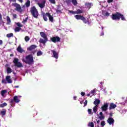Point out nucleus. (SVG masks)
<instances>
[{
  "mask_svg": "<svg viewBox=\"0 0 127 127\" xmlns=\"http://www.w3.org/2000/svg\"><path fill=\"white\" fill-rule=\"evenodd\" d=\"M40 34L42 38L40 39L39 42L40 43H42V44L45 45L47 41H48V38L47 37V35H46V34L44 32H41L40 33Z\"/></svg>",
  "mask_w": 127,
  "mask_h": 127,
  "instance_id": "nucleus-1",
  "label": "nucleus"
},
{
  "mask_svg": "<svg viewBox=\"0 0 127 127\" xmlns=\"http://www.w3.org/2000/svg\"><path fill=\"white\" fill-rule=\"evenodd\" d=\"M26 60L24 61L26 64H28V65H31L34 62V60H33V57L31 55H29L25 57Z\"/></svg>",
  "mask_w": 127,
  "mask_h": 127,
  "instance_id": "nucleus-2",
  "label": "nucleus"
},
{
  "mask_svg": "<svg viewBox=\"0 0 127 127\" xmlns=\"http://www.w3.org/2000/svg\"><path fill=\"white\" fill-rule=\"evenodd\" d=\"M30 12L35 18H38V15L39 14L38 13V10L36 9V7L35 6H33L30 8Z\"/></svg>",
  "mask_w": 127,
  "mask_h": 127,
  "instance_id": "nucleus-3",
  "label": "nucleus"
},
{
  "mask_svg": "<svg viewBox=\"0 0 127 127\" xmlns=\"http://www.w3.org/2000/svg\"><path fill=\"white\" fill-rule=\"evenodd\" d=\"M11 84L12 83V80H11V77L10 75H7L5 77V79L4 78L2 79V84Z\"/></svg>",
  "mask_w": 127,
  "mask_h": 127,
  "instance_id": "nucleus-4",
  "label": "nucleus"
},
{
  "mask_svg": "<svg viewBox=\"0 0 127 127\" xmlns=\"http://www.w3.org/2000/svg\"><path fill=\"white\" fill-rule=\"evenodd\" d=\"M12 5L15 7V10H16V11H18V12H20V13H21V12L23 11V10L22 9L21 6H20V4L17 3H13L12 4Z\"/></svg>",
  "mask_w": 127,
  "mask_h": 127,
  "instance_id": "nucleus-5",
  "label": "nucleus"
},
{
  "mask_svg": "<svg viewBox=\"0 0 127 127\" xmlns=\"http://www.w3.org/2000/svg\"><path fill=\"white\" fill-rule=\"evenodd\" d=\"M19 60L17 58L14 59L13 61V63L14 64V66L15 67H17V68H21L23 67V65H22V64H21L20 62H19Z\"/></svg>",
  "mask_w": 127,
  "mask_h": 127,
  "instance_id": "nucleus-6",
  "label": "nucleus"
},
{
  "mask_svg": "<svg viewBox=\"0 0 127 127\" xmlns=\"http://www.w3.org/2000/svg\"><path fill=\"white\" fill-rule=\"evenodd\" d=\"M19 102H20V100L18 99V97H17V96H14L13 99H11L10 101L11 107H12V105H14V102L17 103H19Z\"/></svg>",
  "mask_w": 127,
  "mask_h": 127,
  "instance_id": "nucleus-7",
  "label": "nucleus"
},
{
  "mask_svg": "<svg viewBox=\"0 0 127 127\" xmlns=\"http://www.w3.org/2000/svg\"><path fill=\"white\" fill-rule=\"evenodd\" d=\"M121 15V13L120 12H116V14H112V16L111 18L113 20H120V16Z\"/></svg>",
  "mask_w": 127,
  "mask_h": 127,
  "instance_id": "nucleus-8",
  "label": "nucleus"
},
{
  "mask_svg": "<svg viewBox=\"0 0 127 127\" xmlns=\"http://www.w3.org/2000/svg\"><path fill=\"white\" fill-rule=\"evenodd\" d=\"M60 40H61V39H60V37H59V36L51 38V41H52V42H54V43H56L57 42H60Z\"/></svg>",
  "mask_w": 127,
  "mask_h": 127,
  "instance_id": "nucleus-9",
  "label": "nucleus"
},
{
  "mask_svg": "<svg viewBox=\"0 0 127 127\" xmlns=\"http://www.w3.org/2000/svg\"><path fill=\"white\" fill-rule=\"evenodd\" d=\"M41 3H37V4L39 5V7L40 8H44V7H45V3L46 2V1L45 0H40Z\"/></svg>",
  "mask_w": 127,
  "mask_h": 127,
  "instance_id": "nucleus-10",
  "label": "nucleus"
},
{
  "mask_svg": "<svg viewBox=\"0 0 127 127\" xmlns=\"http://www.w3.org/2000/svg\"><path fill=\"white\" fill-rule=\"evenodd\" d=\"M107 123H108L109 125H114L115 123V120H114L112 117H109L107 120Z\"/></svg>",
  "mask_w": 127,
  "mask_h": 127,
  "instance_id": "nucleus-11",
  "label": "nucleus"
},
{
  "mask_svg": "<svg viewBox=\"0 0 127 127\" xmlns=\"http://www.w3.org/2000/svg\"><path fill=\"white\" fill-rule=\"evenodd\" d=\"M37 47V46L35 45H32L29 47L27 48V50L28 51H32V50H34Z\"/></svg>",
  "mask_w": 127,
  "mask_h": 127,
  "instance_id": "nucleus-12",
  "label": "nucleus"
},
{
  "mask_svg": "<svg viewBox=\"0 0 127 127\" xmlns=\"http://www.w3.org/2000/svg\"><path fill=\"white\" fill-rule=\"evenodd\" d=\"M109 107V105L108 103H105L103 106L101 107L102 110L104 111H107L108 110V108Z\"/></svg>",
  "mask_w": 127,
  "mask_h": 127,
  "instance_id": "nucleus-13",
  "label": "nucleus"
},
{
  "mask_svg": "<svg viewBox=\"0 0 127 127\" xmlns=\"http://www.w3.org/2000/svg\"><path fill=\"white\" fill-rule=\"evenodd\" d=\"M51 52H52L53 54V56L56 59H58V54L55 50H51Z\"/></svg>",
  "mask_w": 127,
  "mask_h": 127,
  "instance_id": "nucleus-14",
  "label": "nucleus"
},
{
  "mask_svg": "<svg viewBox=\"0 0 127 127\" xmlns=\"http://www.w3.org/2000/svg\"><path fill=\"white\" fill-rule=\"evenodd\" d=\"M47 16H48L50 21H51V22H53V20H54L53 16H52L50 14V13L47 12Z\"/></svg>",
  "mask_w": 127,
  "mask_h": 127,
  "instance_id": "nucleus-15",
  "label": "nucleus"
},
{
  "mask_svg": "<svg viewBox=\"0 0 127 127\" xmlns=\"http://www.w3.org/2000/svg\"><path fill=\"white\" fill-rule=\"evenodd\" d=\"M75 18H76V19H77L78 20H79V19H80V20H83L84 16L80 15H76L74 16Z\"/></svg>",
  "mask_w": 127,
  "mask_h": 127,
  "instance_id": "nucleus-16",
  "label": "nucleus"
},
{
  "mask_svg": "<svg viewBox=\"0 0 127 127\" xmlns=\"http://www.w3.org/2000/svg\"><path fill=\"white\" fill-rule=\"evenodd\" d=\"M100 103H101V101L99 99L95 98V101L93 102V104L94 105H96V106H98V105H100Z\"/></svg>",
  "mask_w": 127,
  "mask_h": 127,
  "instance_id": "nucleus-17",
  "label": "nucleus"
},
{
  "mask_svg": "<svg viewBox=\"0 0 127 127\" xmlns=\"http://www.w3.org/2000/svg\"><path fill=\"white\" fill-rule=\"evenodd\" d=\"M116 108H117V105L114 104L113 103L110 104V106L109 107V110H113V109H116Z\"/></svg>",
  "mask_w": 127,
  "mask_h": 127,
  "instance_id": "nucleus-18",
  "label": "nucleus"
},
{
  "mask_svg": "<svg viewBox=\"0 0 127 127\" xmlns=\"http://www.w3.org/2000/svg\"><path fill=\"white\" fill-rule=\"evenodd\" d=\"M17 51H18V52H19V53H22L23 52H24V50L22 49L20 45H19L17 48Z\"/></svg>",
  "mask_w": 127,
  "mask_h": 127,
  "instance_id": "nucleus-19",
  "label": "nucleus"
},
{
  "mask_svg": "<svg viewBox=\"0 0 127 127\" xmlns=\"http://www.w3.org/2000/svg\"><path fill=\"white\" fill-rule=\"evenodd\" d=\"M5 114H6V109H2L0 112V115H1L2 117L5 116Z\"/></svg>",
  "mask_w": 127,
  "mask_h": 127,
  "instance_id": "nucleus-20",
  "label": "nucleus"
},
{
  "mask_svg": "<svg viewBox=\"0 0 127 127\" xmlns=\"http://www.w3.org/2000/svg\"><path fill=\"white\" fill-rule=\"evenodd\" d=\"M42 15H43V18L44 19V20H45V21H47V20H48V19H47V13H42Z\"/></svg>",
  "mask_w": 127,
  "mask_h": 127,
  "instance_id": "nucleus-21",
  "label": "nucleus"
},
{
  "mask_svg": "<svg viewBox=\"0 0 127 127\" xmlns=\"http://www.w3.org/2000/svg\"><path fill=\"white\" fill-rule=\"evenodd\" d=\"M99 106L98 105H96L95 106H94L93 108V113H94V114H96L97 112H98V108Z\"/></svg>",
  "mask_w": 127,
  "mask_h": 127,
  "instance_id": "nucleus-22",
  "label": "nucleus"
},
{
  "mask_svg": "<svg viewBox=\"0 0 127 127\" xmlns=\"http://www.w3.org/2000/svg\"><path fill=\"white\" fill-rule=\"evenodd\" d=\"M6 21H7L6 24H8V25L10 24V23L11 22V20H10V18L8 16H6Z\"/></svg>",
  "mask_w": 127,
  "mask_h": 127,
  "instance_id": "nucleus-23",
  "label": "nucleus"
},
{
  "mask_svg": "<svg viewBox=\"0 0 127 127\" xmlns=\"http://www.w3.org/2000/svg\"><path fill=\"white\" fill-rule=\"evenodd\" d=\"M25 5L26 7H29L30 6V0H27L25 3Z\"/></svg>",
  "mask_w": 127,
  "mask_h": 127,
  "instance_id": "nucleus-24",
  "label": "nucleus"
},
{
  "mask_svg": "<svg viewBox=\"0 0 127 127\" xmlns=\"http://www.w3.org/2000/svg\"><path fill=\"white\" fill-rule=\"evenodd\" d=\"M6 71L7 74H10V73L12 72V69L9 67H7Z\"/></svg>",
  "mask_w": 127,
  "mask_h": 127,
  "instance_id": "nucleus-25",
  "label": "nucleus"
},
{
  "mask_svg": "<svg viewBox=\"0 0 127 127\" xmlns=\"http://www.w3.org/2000/svg\"><path fill=\"white\" fill-rule=\"evenodd\" d=\"M7 93V91L6 90H3L1 91L0 94L2 96V97H3L4 96V94Z\"/></svg>",
  "mask_w": 127,
  "mask_h": 127,
  "instance_id": "nucleus-26",
  "label": "nucleus"
},
{
  "mask_svg": "<svg viewBox=\"0 0 127 127\" xmlns=\"http://www.w3.org/2000/svg\"><path fill=\"white\" fill-rule=\"evenodd\" d=\"M90 93L91 94V95L90 96V98H92V97H93V96L95 95V93H96V89H93V90H91Z\"/></svg>",
  "mask_w": 127,
  "mask_h": 127,
  "instance_id": "nucleus-27",
  "label": "nucleus"
},
{
  "mask_svg": "<svg viewBox=\"0 0 127 127\" xmlns=\"http://www.w3.org/2000/svg\"><path fill=\"white\" fill-rule=\"evenodd\" d=\"M71 1L73 5H77V4H78V1H77V0H71Z\"/></svg>",
  "mask_w": 127,
  "mask_h": 127,
  "instance_id": "nucleus-28",
  "label": "nucleus"
},
{
  "mask_svg": "<svg viewBox=\"0 0 127 127\" xmlns=\"http://www.w3.org/2000/svg\"><path fill=\"white\" fill-rule=\"evenodd\" d=\"M20 29H21V28L19 27H16L14 29L15 32H19V31H20Z\"/></svg>",
  "mask_w": 127,
  "mask_h": 127,
  "instance_id": "nucleus-29",
  "label": "nucleus"
},
{
  "mask_svg": "<svg viewBox=\"0 0 127 127\" xmlns=\"http://www.w3.org/2000/svg\"><path fill=\"white\" fill-rule=\"evenodd\" d=\"M76 14H80L81 13H83V10L80 9H78L76 11Z\"/></svg>",
  "mask_w": 127,
  "mask_h": 127,
  "instance_id": "nucleus-30",
  "label": "nucleus"
},
{
  "mask_svg": "<svg viewBox=\"0 0 127 127\" xmlns=\"http://www.w3.org/2000/svg\"><path fill=\"white\" fill-rule=\"evenodd\" d=\"M6 106H7V104H6V103L4 102L0 105V108H4V107H6Z\"/></svg>",
  "mask_w": 127,
  "mask_h": 127,
  "instance_id": "nucleus-31",
  "label": "nucleus"
},
{
  "mask_svg": "<svg viewBox=\"0 0 127 127\" xmlns=\"http://www.w3.org/2000/svg\"><path fill=\"white\" fill-rule=\"evenodd\" d=\"M85 5L87 6V7L90 8L91 6H92V3H86Z\"/></svg>",
  "mask_w": 127,
  "mask_h": 127,
  "instance_id": "nucleus-32",
  "label": "nucleus"
},
{
  "mask_svg": "<svg viewBox=\"0 0 127 127\" xmlns=\"http://www.w3.org/2000/svg\"><path fill=\"white\" fill-rule=\"evenodd\" d=\"M56 10L57 13H61V10H60V6H58L57 7V9H56Z\"/></svg>",
  "mask_w": 127,
  "mask_h": 127,
  "instance_id": "nucleus-33",
  "label": "nucleus"
},
{
  "mask_svg": "<svg viewBox=\"0 0 127 127\" xmlns=\"http://www.w3.org/2000/svg\"><path fill=\"white\" fill-rule=\"evenodd\" d=\"M13 36V34L12 33L7 34L6 35V37L10 38V37H12Z\"/></svg>",
  "mask_w": 127,
  "mask_h": 127,
  "instance_id": "nucleus-34",
  "label": "nucleus"
},
{
  "mask_svg": "<svg viewBox=\"0 0 127 127\" xmlns=\"http://www.w3.org/2000/svg\"><path fill=\"white\" fill-rule=\"evenodd\" d=\"M88 126V127H95V126L94 125V123L93 122L89 123Z\"/></svg>",
  "mask_w": 127,
  "mask_h": 127,
  "instance_id": "nucleus-35",
  "label": "nucleus"
},
{
  "mask_svg": "<svg viewBox=\"0 0 127 127\" xmlns=\"http://www.w3.org/2000/svg\"><path fill=\"white\" fill-rule=\"evenodd\" d=\"M122 19V20H126V18H125V16L123 15V14H121V15L120 16V19Z\"/></svg>",
  "mask_w": 127,
  "mask_h": 127,
  "instance_id": "nucleus-36",
  "label": "nucleus"
},
{
  "mask_svg": "<svg viewBox=\"0 0 127 127\" xmlns=\"http://www.w3.org/2000/svg\"><path fill=\"white\" fill-rule=\"evenodd\" d=\"M30 39V38L28 36H26L25 37V41H26V42H28V41H29Z\"/></svg>",
  "mask_w": 127,
  "mask_h": 127,
  "instance_id": "nucleus-37",
  "label": "nucleus"
},
{
  "mask_svg": "<svg viewBox=\"0 0 127 127\" xmlns=\"http://www.w3.org/2000/svg\"><path fill=\"white\" fill-rule=\"evenodd\" d=\"M81 20H82V21H83V22L84 23H88V20H87L86 18H85L84 17H83V19Z\"/></svg>",
  "mask_w": 127,
  "mask_h": 127,
  "instance_id": "nucleus-38",
  "label": "nucleus"
},
{
  "mask_svg": "<svg viewBox=\"0 0 127 127\" xmlns=\"http://www.w3.org/2000/svg\"><path fill=\"white\" fill-rule=\"evenodd\" d=\"M65 2H66L67 5H69V4L71 3V0H65Z\"/></svg>",
  "mask_w": 127,
  "mask_h": 127,
  "instance_id": "nucleus-39",
  "label": "nucleus"
},
{
  "mask_svg": "<svg viewBox=\"0 0 127 127\" xmlns=\"http://www.w3.org/2000/svg\"><path fill=\"white\" fill-rule=\"evenodd\" d=\"M42 55V52L40 51L37 53V56H41Z\"/></svg>",
  "mask_w": 127,
  "mask_h": 127,
  "instance_id": "nucleus-40",
  "label": "nucleus"
},
{
  "mask_svg": "<svg viewBox=\"0 0 127 127\" xmlns=\"http://www.w3.org/2000/svg\"><path fill=\"white\" fill-rule=\"evenodd\" d=\"M49 1L51 3H53V4H55V3H56V1H55V0H49Z\"/></svg>",
  "mask_w": 127,
  "mask_h": 127,
  "instance_id": "nucleus-41",
  "label": "nucleus"
},
{
  "mask_svg": "<svg viewBox=\"0 0 127 127\" xmlns=\"http://www.w3.org/2000/svg\"><path fill=\"white\" fill-rule=\"evenodd\" d=\"M101 127H104L106 126V122L105 121H102L101 122Z\"/></svg>",
  "mask_w": 127,
  "mask_h": 127,
  "instance_id": "nucleus-42",
  "label": "nucleus"
},
{
  "mask_svg": "<svg viewBox=\"0 0 127 127\" xmlns=\"http://www.w3.org/2000/svg\"><path fill=\"white\" fill-rule=\"evenodd\" d=\"M69 13H72V14H76V11H72V10H68Z\"/></svg>",
  "mask_w": 127,
  "mask_h": 127,
  "instance_id": "nucleus-43",
  "label": "nucleus"
},
{
  "mask_svg": "<svg viewBox=\"0 0 127 127\" xmlns=\"http://www.w3.org/2000/svg\"><path fill=\"white\" fill-rule=\"evenodd\" d=\"M16 25L18 26V27H22L23 26L20 22L17 23Z\"/></svg>",
  "mask_w": 127,
  "mask_h": 127,
  "instance_id": "nucleus-44",
  "label": "nucleus"
},
{
  "mask_svg": "<svg viewBox=\"0 0 127 127\" xmlns=\"http://www.w3.org/2000/svg\"><path fill=\"white\" fill-rule=\"evenodd\" d=\"M99 119L102 121L103 120H104L105 119V116H104V115H102V116H100L99 117Z\"/></svg>",
  "mask_w": 127,
  "mask_h": 127,
  "instance_id": "nucleus-45",
  "label": "nucleus"
},
{
  "mask_svg": "<svg viewBox=\"0 0 127 127\" xmlns=\"http://www.w3.org/2000/svg\"><path fill=\"white\" fill-rule=\"evenodd\" d=\"M88 113L89 115H93V113H92V109H88Z\"/></svg>",
  "mask_w": 127,
  "mask_h": 127,
  "instance_id": "nucleus-46",
  "label": "nucleus"
},
{
  "mask_svg": "<svg viewBox=\"0 0 127 127\" xmlns=\"http://www.w3.org/2000/svg\"><path fill=\"white\" fill-rule=\"evenodd\" d=\"M105 16H110V13L108 12H106L105 13H104V14H103Z\"/></svg>",
  "mask_w": 127,
  "mask_h": 127,
  "instance_id": "nucleus-47",
  "label": "nucleus"
},
{
  "mask_svg": "<svg viewBox=\"0 0 127 127\" xmlns=\"http://www.w3.org/2000/svg\"><path fill=\"white\" fill-rule=\"evenodd\" d=\"M28 19V17H26L25 19H23V20L22 21V23H25L26 21H27V20Z\"/></svg>",
  "mask_w": 127,
  "mask_h": 127,
  "instance_id": "nucleus-48",
  "label": "nucleus"
},
{
  "mask_svg": "<svg viewBox=\"0 0 127 127\" xmlns=\"http://www.w3.org/2000/svg\"><path fill=\"white\" fill-rule=\"evenodd\" d=\"M87 105H88V100H85L84 103V107L87 106Z\"/></svg>",
  "mask_w": 127,
  "mask_h": 127,
  "instance_id": "nucleus-49",
  "label": "nucleus"
},
{
  "mask_svg": "<svg viewBox=\"0 0 127 127\" xmlns=\"http://www.w3.org/2000/svg\"><path fill=\"white\" fill-rule=\"evenodd\" d=\"M113 1H114V0H107L108 3H111V2H113Z\"/></svg>",
  "mask_w": 127,
  "mask_h": 127,
  "instance_id": "nucleus-50",
  "label": "nucleus"
},
{
  "mask_svg": "<svg viewBox=\"0 0 127 127\" xmlns=\"http://www.w3.org/2000/svg\"><path fill=\"white\" fill-rule=\"evenodd\" d=\"M80 94L82 96H85V92H81Z\"/></svg>",
  "mask_w": 127,
  "mask_h": 127,
  "instance_id": "nucleus-51",
  "label": "nucleus"
},
{
  "mask_svg": "<svg viewBox=\"0 0 127 127\" xmlns=\"http://www.w3.org/2000/svg\"><path fill=\"white\" fill-rule=\"evenodd\" d=\"M0 20H2V16L1 15V13H0Z\"/></svg>",
  "mask_w": 127,
  "mask_h": 127,
  "instance_id": "nucleus-52",
  "label": "nucleus"
},
{
  "mask_svg": "<svg viewBox=\"0 0 127 127\" xmlns=\"http://www.w3.org/2000/svg\"><path fill=\"white\" fill-rule=\"evenodd\" d=\"M4 66L6 67V68H7L8 67H9V64H6Z\"/></svg>",
  "mask_w": 127,
  "mask_h": 127,
  "instance_id": "nucleus-53",
  "label": "nucleus"
},
{
  "mask_svg": "<svg viewBox=\"0 0 127 127\" xmlns=\"http://www.w3.org/2000/svg\"><path fill=\"white\" fill-rule=\"evenodd\" d=\"M16 14H13V17H14V18H16Z\"/></svg>",
  "mask_w": 127,
  "mask_h": 127,
  "instance_id": "nucleus-54",
  "label": "nucleus"
},
{
  "mask_svg": "<svg viewBox=\"0 0 127 127\" xmlns=\"http://www.w3.org/2000/svg\"><path fill=\"white\" fill-rule=\"evenodd\" d=\"M109 115H110V117H113V112H111V113L109 114Z\"/></svg>",
  "mask_w": 127,
  "mask_h": 127,
  "instance_id": "nucleus-55",
  "label": "nucleus"
},
{
  "mask_svg": "<svg viewBox=\"0 0 127 127\" xmlns=\"http://www.w3.org/2000/svg\"><path fill=\"white\" fill-rule=\"evenodd\" d=\"M9 1H12L13 2H15L16 1V0H9Z\"/></svg>",
  "mask_w": 127,
  "mask_h": 127,
  "instance_id": "nucleus-56",
  "label": "nucleus"
},
{
  "mask_svg": "<svg viewBox=\"0 0 127 127\" xmlns=\"http://www.w3.org/2000/svg\"><path fill=\"white\" fill-rule=\"evenodd\" d=\"M19 2H21V3H22L23 2V0H18Z\"/></svg>",
  "mask_w": 127,
  "mask_h": 127,
  "instance_id": "nucleus-57",
  "label": "nucleus"
},
{
  "mask_svg": "<svg viewBox=\"0 0 127 127\" xmlns=\"http://www.w3.org/2000/svg\"><path fill=\"white\" fill-rule=\"evenodd\" d=\"M103 35H104V32H102L100 34V36H103Z\"/></svg>",
  "mask_w": 127,
  "mask_h": 127,
  "instance_id": "nucleus-58",
  "label": "nucleus"
},
{
  "mask_svg": "<svg viewBox=\"0 0 127 127\" xmlns=\"http://www.w3.org/2000/svg\"><path fill=\"white\" fill-rule=\"evenodd\" d=\"M2 44V40H0V45H1Z\"/></svg>",
  "mask_w": 127,
  "mask_h": 127,
  "instance_id": "nucleus-59",
  "label": "nucleus"
},
{
  "mask_svg": "<svg viewBox=\"0 0 127 127\" xmlns=\"http://www.w3.org/2000/svg\"><path fill=\"white\" fill-rule=\"evenodd\" d=\"M100 120H98L97 121V124H98V125H100Z\"/></svg>",
  "mask_w": 127,
  "mask_h": 127,
  "instance_id": "nucleus-60",
  "label": "nucleus"
},
{
  "mask_svg": "<svg viewBox=\"0 0 127 127\" xmlns=\"http://www.w3.org/2000/svg\"><path fill=\"white\" fill-rule=\"evenodd\" d=\"M73 99H74V100H77V96H74L73 97Z\"/></svg>",
  "mask_w": 127,
  "mask_h": 127,
  "instance_id": "nucleus-61",
  "label": "nucleus"
},
{
  "mask_svg": "<svg viewBox=\"0 0 127 127\" xmlns=\"http://www.w3.org/2000/svg\"><path fill=\"white\" fill-rule=\"evenodd\" d=\"M99 115H100V116H103V112H100V113H99Z\"/></svg>",
  "mask_w": 127,
  "mask_h": 127,
  "instance_id": "nucleus-62",
  "label": "nucleus"
},
{
  "mask_svg": "<svg viewBox=\"0 0 127 127\" xmlns=\"http://www.w3.org/2000/svg\"><path fill=\"white\" fill-rule=\"evenodd\" d=\"M87 96H88V97H89V96L90 97V96H91V93L88 94L87 95Z\"/></svg>",
  "mask_w": 127,
  "mask_h": 127,
  "instance_id": "nucleus-63",
  "label": "nucleus"
},
{
  "mask_svg": "<svg viewBox=\"0 0 127 127\" xmlns=\"http://www.w3.org/2000/svg\"><path fill=\"white\" fill-rule=\"evenodd\" d=\"M10 56L11 57H12L13 56V54H11L10 55Z\"/></svg>",
  "mask_w": 127,
  "mask_h": 127,
  "instance_id": "nucleus-64",
  "label": "nucleus"
}]
</instances>
